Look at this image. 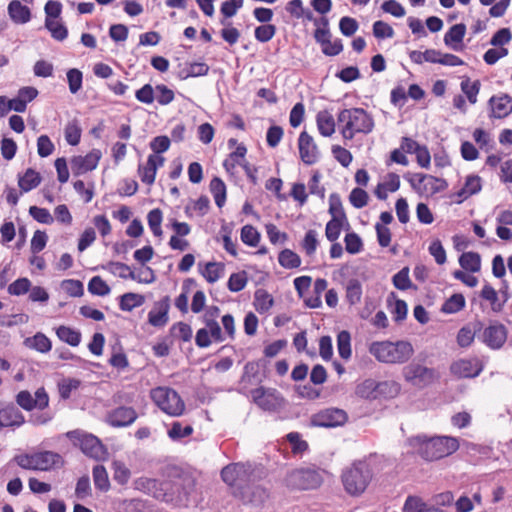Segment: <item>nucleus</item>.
Wrapping results in <instances>:
<instances>
[{"label":"nucleus","instance_id":"nucleus-1","mask_svg":"<svg viewBox=\"0 0 512 512\" xmlns=\"http://www.w3.org/2000/svg\"><path fill=\"white\" fill-rule=\"evenodd\" d=\"M408 445L426 461H434L456 452L459 448L457 438L449 436L427 437L417 435L408 438Z\"/></svg>","mask_w":512,"mask_h":512},{"label":"nucleus","instance_id":"nucleus-2","mask_svg":"<svg viewBox=\"0 0 512 512\" xmlns=\"http://www.w3.org/2000/svg\"><path fill=\"white\" fill-rule=\"evenodd\" d=\"M152 483L153 486L161 485L156 499L175 507H187L195 490V481L188 476Z\"/></svg>","mask_w":512,"mask_h":512},{"label":"nucleus","instance_id":"nucleus-3","mask_svg":"<svg viewBox=\"0 0 512 512\" xmlns=\"http://www.w3.org/2000/svg\"><path fill=\"white\" fill-rule=\"evenodd\" d=\"M374 477V469L366 460H356L342 471L341 482L345 492L352 496L362 495Z\"/></svg>","mask_w":512,"mask_h":512},{"label":"nucleus","instance_id":"nucleus-4","mask_svg":"<svg viewBox=\"0 0 512 512\" xmlns=\"http://www.w3.org/2000/svg\"><path fill=\"white\" fill-rule=\"evenodd\" d=\"M369 353L382 363L403 364L413 356L414 348L405 340L375 341L370 344Z\"/></svg>","mask_w":512,"mask_h":512},{"label":"nucleus","instance_id":"nucleus-5","mask_svg":"<svg viewBox=\"0 0 512 512\" xmlns=\"http://www.w3.org/2000/svg\"><path fill=\"white\" fill-rule=\"evenodd\" d=\"M324 473V469L315 465L293 469L286 474L284 484L290 490H315L323 484Z\"/></svg>","mask_w":512,"mask_h":512},{"label":"nucleus","instance_id":"nucleus-6","mask_svg":"<svg viewBox=\"0 0 512 512\" xmlns=\"http://www.w3.org/2000/svg\"><path fill=\"white\" fill-rule=\"evenodd\" d=\"M150 396L153 402L168 415L180 416L185 409V404L180 395L172 388H154L151 390Z\"/></svg>","mask_w":512,"mask_h":512},{"label":"nucleus","instance_id":"nucleus-7","mask_svg":"<svg viewBox=\"0 0 512 512\" xmlns=\"http://www.w3.org/2000/svg\"><path fill=\"white\" fill-rule=\"evenodd\" d=\"M66 437L74 446H78L85 455L91 458L99 459L106 452L104 445L93 434L76 429L67 432Z\"/></svg>","mask_w":512,"mask_h":512},{"label":"nucleus","instance_id":"nucleus-8","mask_svg":"<svg viewBox=\"0 0 512 512\" xmlns=\"http://www.w3.org/2000/svg\"><path fill=\"white\" fill-rule=\"evenodd\" d=\"M374 128L372 116L363 108H352L350 121L344 125L341 134L344 139L351 140L356 133L368 134Z\"/></svg>","mask_w":512,"mask_h":512},{"label":"nucleus","instance_id":"nucleus-9","mask_svg":"<svg viewBox=\"0 0 512 512\" xmlns=\"http://www.w3.org/2000/svg\"><path fill=\"white\" fill-rule=\"evenodd\" d=\"M402 374L406 382L418 388L427 387L438 378V373L434 368L426 367L415 361L406 365Z\"/></svg>","mask_w":512,"mask_h":512},{"label":"nucleus","instance_id":"nucleus-10","mask_svg":"<svg viewBox=\"0 0 512 512\" xmlns=\"http://www.w3.org/2000/svg\"><path fill=\"white\" fill-rule=\"evenodd\" d=\"M348 421V414L340 408H326L311 416V425L323 428L343 426Z\"/></svg>","mask_w":512,"mask_h":512},{"label":"nucleus","instance_id":"nucleus-11","mask_svg":"<svg viewBox=\"0 0 512 512\" xmlns=\"http://www.w3.org/2000/svg\"><path fill=\"white\" fill-rule=\"evenodd\" d=\"M508 330L506 326L499 321H490L485 327L479 339L490 349L498 350L502 348L507 340Z\"/></svg>","mask_w":512,"mask_h":512},{"label":"nucleus","instance_id":"nucleus-12","mask_svg":"<svg viewBox=\"0 0 512 512\" xmlns=\"http://www.w3.org/2000/svg\"><path fill=\"white\" fill-rule=\"evenodd\" d=\"M484 369V364L478 358L459 359L450 365V373L455 377L475 378L480 375Z\"/></svg>","mask_w":512,"mask_h":512},{"label":"nucleus","instance_id":"nucleus-13","mask_svg":"<svg viewBox=\"0 0 512 512\" xmlns=\"http://www.w3.org/2000/svg\"><path fill=\"white\" fill-rule=\"evenodd\" d=\"M253 402L265 411H275L282 398L276 389L258 387L251 391Z\"/></svg>","mask_w":512,"mask_h":512},{"label":"nucleus","instance_id":"nucleus-14","mask_svg":"<svg viewBox=\"0 0 512 512\" xmlns=\"http://www.w3.org/2000/svg\"><path fill=\"white\" fill-rule=\"evenodd\" d=\"M101 156L102 154L99 149H92L85 156H73L70 161L73 174L75 176H79L94 170L97 167Z\"/></svg>","mask_w":512,"mask_h":512},{"label":"nucleus","instance_id":"nucleus-15","mask_svg":"<svg viewBox=\"0 0 512 512\" xmlns=\"http://www.w3.org/2000/svg\"><path fill=\"white\" fill-rule=\"evenodd\" d=\"M299 155L306 165H313L319 159L318 147L313 137L306 131H302L298 139Z\"/></svg>","mask_w":512,"mask_h":512},{"label":"nucleus","instance_id":"nucleus-16","mask_svg":"<svg viewBox=\"0 0 512 512\" xmlns=\"http://www.w3.org/2000/svg\"><path fill=\"white\" fill-rule=\"evenodd\" d=\"M24 422L23 414L14 403L0 402V429L19 427Z\"/></svg>","mask_w":512,"mask_h":512},{"label":"nucleus","instance_id":"nucleus-17","mask_svg":"<svg viewBox=\"0 0 512 512\" xmlns=\"http://www.w3.org/2000/svg\"><path fill=\"white\" fill-rule=\"evenodd\" d=\"M388 386L389 383L386 381L377 382L374 379H365L356 386L355 394L362 399L373 400L384 394Z\"/></svg>","mask_w":512,"mask_h":512},{"label":"nucleus","instance_id":"nucleus-18","mask_svg":"<svg viewBox=\"0 0 512 512\" xmlns=\"http://www.w3.org/2000/svg\"><path fill=\"white\" fill-rule=\"evenodd\" d=\"M110 265L119 270H128V274L119 273V277L122 279L129 278L131 280L137 281L138 283L145 284L153 283L156 280L155 271L149 266H145L139 274H136L131 270L130 266L125 263L111 262Z\"/></svg>","mask_w":512,"mask_h":512},{"label":"nucleus","instance_id":"nucleus-19","mask_svg":"<svg viewBox=\"0 0 512 512\" xmlns=\"http://www.w3.org/2000/svg\"><path fill=\"white\" fill-rule=\"evenodd\" d=\"M137 419V413L134 408L120 406L108 414V423L112 427H127Z\"/></svg>","mask_w":512,"mask_h":512},{"label":"nucleus","instance_id":"nucleus-20","mask_svg":"<svg viewBox=\"0 0 512 512\" xmlns=\"http://www.w3.org/2000/svg\"><path fill=\"white\" fill-rule=\"evenodd\" d=\"M170 309L169 296L163 297L155 302L154 308L148 313V322L154 327H163L168 323V312Z\"/></svg>","mask_w":512,"mask_h":512},{"label":"nucleus","instance_id":"nucleus-21","mask_svg":"<svg viewBox=\"0 0 512 512\" xmlns=\"http://www.w3.org/2000/svg\"><path fill=\"white\" fill-rule=\"evenodd\" d=\"M488 105L492 111L490 117L502 119L512 112V97L508 94L494 95L489 99Z\"/></svg>","mask_w":512,"mask_h":512},{"label":"nucleus","instance_id":"nucleus-22","mask_svg":"<svg viewBox=\"0 0 512 512\" xmlns=\"http://www.w3.org/2000/svg\"><path fill=\"white\" fill-rule=\"evenodd\" d=\"M416 176L418 177V182L423 183L422 195L433 196L448 187L445 179L423 173H417Z\"/></svg>","mask_w":512,"mask_h":512},{"label":"nucleus","instance_id":"nucleus-23","mask_svg":"<svg viewBox=\"0 0 512 512\" xmlns=\"http://www.w3.org/2000/svg\"><path fill=\"white\" fill-rule=\"evenodd\" d=\"M36 457V470L48 471L53 468L63 466V457L52 451H43L35 453Z\"/></svg>","mask_w":512,"mask_h":512},{"label":"nucleus","instance_id":"nucleus-24","mask_svg":"<svg viewBox=\"0 0 512 512\" xmlns=\"http://www.w3.org/2000/svg\"><path fill=\"white\" fill-rule=\"evenodd\" d=\"M466 34V25L459 23L453 25L444 35V43L454 51H461L463 38Z\"/></svg>","mask_w":512,"mask_h":512},{"label":"nucleus","instance_id":"nucleus-25","mask_svg":"<svg viewBox=\"0 0 512 512\" xmlns=\"http://www.w3.org/2000/svg\"><path fill=\"white\" fill-rule=\"evenodd\" d=\"M220 309L218 306H210L205 313L204 322L209 329L211 337L216 342H222L224 340L220 325L215 320L219 316Z\"/></svg>","mask_w":512,"mask_h":512},{"label":"nucleus","instance_id":"nucleus-26","mask_svg":"<svg viewBox=\"0 0 512 512\" xmlns=\"http://www.w3.org/2000/svg\"><path fill=\"white\" fill-rule=\"evenodd\" d=\"M8 15L16 24H25L31 19V11L28 6L23 5L19 0H12L8 4Z\"/></svg>","mask_w":512,"mask_h":512},{"label":"nucleus","instance_id":"nucleus-27","mask_svg":"<svg viewBox=\"0 0 512 512\" xmlns=\"http://www.w3.org/2000/svg\"><path fill=\"white\" fill-rule=\"evenodd\" d=\"M483 328V324L480 321H476L473 324V328L469 326L462 327L457 334V343L460 347L466 348L469 347L476 336V333L481 331Z\"/></svg>","mask_w":512,"mask_h":512},{"label":"nucleus","instance_id":"nucleus-28","mask_svg":"<svg viewBox=\"0 0 512 512\" xmlns=\"http://www.w3.org/2000/svg\"><path fill=\"white\" fill-rule=\"evenodd\" d=\"M24 345L40 353H47L52 348L50 339L42 332H37L34 336L26 338Z\"/></svg>","mask_w":512,"mask_h":512},{"label":"nucleus","instance_id":"nucleus-29","mask_svg":"<svg viewBox=\"0 0 512 512\" xmlns=\"http://www.w3.org/2000/svg\"><path fill=\"white\" fill-rule=\"evenodd\" d=\"M41 175L33 168H28L23 176H19L18 185L22 192H29L41 183Z\"/></svg>","mask_w":512,"mask_h":512},{"label":"nucleus","instance_id":"nucleus-30","mask_svg":"<svg viewBox=\"0 0 512 512\" xmlns=\"http://www.w3.org/2000/svg\"><path fill=\"white\" fill-rule=\"evenodd\" d=\"M329 213L332 216V219L337 218L338 220H342V222H345L347 228H350L349 221L342 205L341 197L337 193H332L329 196Z\"/></svg>","mask_w":512,"mask_h":512},{"label":"nucleus","instance_id":"nucleus-31","mask_svg":"<svg viewBox=\"0 0 512 512\" xmlns=\"http://www.w3.org/2000/svg\"><path fill=\"white\" fill-rule=\"evenodd\" d=\"M319 133L324 137H329L335 132V121L333 116L327 111H321L316 117Z\"/></svg>","mask_w":512,"mask_h":512},{"label":"nucleus","instance_id":"nucleus-32","mask_svg":"<svg viewBox=\"0 0 512 512\" xmlns=\"http://www.w3.org/2000/svg\"><path fill=\"white\" fill-rule=\"evenodd\" d=\"M209 189L214 197L215 204L217 207L222 208L226 202V185L224 181L219 177H214L209 184Z\"/></svg>","mask_w":512,"mask_h":512},{"label":"nucleus","instance_id":"nucleus-33","mask_svg":"<svg viewBox=\"0 0 512 512\" xmlns=\"http://www.w3.org/2000/svg\"><path fill=\"white\" fill-rule=\"evenodd\" d=\"M145 303V297L141 294L128 292L119 297V308L122 311H132Z\"/></svg>","mask_w":512,"mask_h":512},{"label":"nucleus","instance_id":"nucleus-34","mask_svg":"<svg viewBox=\"0 0 512 512\" xmlns=\"http://www.w3.org/2000/svg\"><path fill=\"white\" fill-rule=\"evenodd\" d=\"M459 264L464 270L475 273L481 269V257L477 252H464L459 257Z\"/></svg>","mask_w":512,"mask_h":512},{"label":"nucleus","instance_id":"nucleus-35","mask_svg":"<svg viewBox=\"0 0 512 512\" xmlns=\"http://www.w3.org/2000/svg\"><path fill=\"white\" fill-rule=\"evenodd\" d=\"M158 169L157 163H154V155H149L146 166L139 165L138 173L141 181L145 184L151 185L155 181L156 172Z\"/></svg>","mask_w":512,"mask_h":512},{"label":"nucleus","instance_id":"nucleus-36","mask_svg":"<svg viewBox=\"0 0 512 512\" xmlns=\"http://www.w3.org/2000/svg\"><path fill=\"white\" fill-rule=\"evenodd\" d=\"M466 304L465 297L461 293L451 295L442 305L441 312L445 314H454L464 309Z\"/></svg>","mask_w":512,"mask_h":512},{"label":"nucleus","instance_id":"nucleus-37","mask_svg":"<svg viewBox=\"0 0 512 512\" xmlns=\"http://www.w3.org/2000/svg\"><path fill=\"white\" fill-rule=\"evenodd\" d=\"M274 303L273 297L265 289H257L254 293V307L259 313L267 312Z\"/></svg>","mask_w":512,"mask_h":512},{"label":"nucleus","instance_id":"nucleus-38","mask_svg":"<svg viewBox=\"0 0 512 512\" xmlns=\"http://www.w3.org/2000/svg\"><path fill=\"white\" fill-rule=\"evenodd\" d=\"M56 334L61 341L69 344L70 346L76 347L80 344L81 333L70 327L61 325L57 328Z\"/></svg>","mask_w":512,"mask_h":512},{"label":"nucleus","instance_id":"nucleus-39","mask_svg":"<svg viewBox=\"0 0 512 512\" xmlns=\"http://www.w3.org/2000/svg\"><path fill=\"white\" fill-rule=\"evenodd\" d=\"M278 261L279 264L286 269H295L301 265L299 255L287 248L279 253Z\"/></svg>","mask_w":512,"mask_h":512},{"label":"nucleus","instance_id":"nucleus-40","mask_svg":"<svg viewBox=\"0 0 512 512\" xmlns=\"http://www.w3.org/2000/svg\"><path fill=\"white\" fill-rule=\"evenodd\" d=\"M92 473L95 488L103 492L108 491L110 488V482L105 467L103 465H96L94 466Z\"/></svg>","mask_w":512,"mask_h":512},{"label":"nucleus","instance_id":"nucleus-41","mask_svg":"<svg viewBox=\"0 0 512 512\" xmlns=\"http://www.w3.org/2000/svg\"><path fill=\"white\" fill-rule=\"evenodd\" d=\"M337 349L339 356L345 360L351 357V335L343 330L337 335Z\"/></svg>","mask_w":512,"mask_h":512},{"label":"nucleus","instance_id":"nucleus-42","mask_svg":"<svg viewBox=\"0 0 512 512\" xmlns=\"http://www.w3.org/2000/svg\"><path fill=\"white\" fill-rule=\"evenodd\" d=\"M461 90L466 95L468 101L471 104H475L477 102V95L480 91L481 83L479 80H475L473 82L470 81V78L466 77L462 80Z\"/></svg>","mask_w":512,"mask_h":512},{"label":"nucleus","instance_id":"nucleus-43","mask_svg":"<svg viewBox=\"0 0 512 512\" xmlns=\"http://www.w3.org/2000/svg\"><path fill=\"white\" fill-rule=\"evenodd\" d=\"M362 296V285L358 279H350L346 287V300L350 305L360 302Z\"/></svg>","mask_w":512,"mask_h":512},{"label":"nucleus","instance_id":"nucleus-44","mask_svg":"<svg viewBox=\"0 0 512 512\" xmlns=\"http://www.w3.org/2000/svg\"><path fill=\"white\" fill-rule=\"evenodd\" d=\"M241 469L242 467L239 465V463L228 464L221 470V479L231 487L237 486V475L239 472H242Z\"/></svg>","mask_w":512,"mask_h":512},{"label":"nucleus","instance_id":"nucleus-45","mask_svg":"<svg viewBox=\"0 0 512 512\" xmlns=\"http://www.w3.org/2000/svg\"><path fill=\"white\" fill-rule=\"evenodd\" d=\"M82 129L77 119L70 121L65 127V139L71 146L79 144L81 139Z\"/></svg>","mask_w":512,"mask_h":512},{"label":"nucleus","instance_id":"nucleus-46","mask_svg":"<svg viewBox=\"0 0 512 512\" xmlns=\"http://www.w3.org/2000/svg\"><path fill=\"white\" fill-rule=\"evenodd\" d=\"M45 27L49 30L51 36L57 41H63L68 36L67 27L63 23L56 22L53 19L46 18Z\"/></svg>","mask_w":512,"mask_h":512},{"label":"nucleus","instance_id":"nucleus-47","mask_svg":"<svg viewBox=\"0 0 512 512\" xmlns=\"http://www.w3.org/2000/svg\"><path fill=\"white\" fill-rule=\"evenodd\" d=\"M240 237L244 244L256 247L260 242L261 235L252 225H245L241 229Z\"/></svg>","mask_w":512,"mask_h":512},{"label":"nucleus","instance_id":"nucleus-48","mask_svg":"<svg viewBox=\"0 0 512 512\" xmlns=\"http://www.w3.org/2000/svg\"><path fill=\"white\" fill-rule=\"evenodd\" d=\"M88 291L92 295L106 296L110 293L111 289L100 276H94L88 283Z\"/></svg>","mask_w":512,"mask_h":512},{"label":"nucleus","instance_id":"nucleus-49","mask_svg":"<svg viewBox=\"0 0 512 512\" xmlns=\"http://www.w3.org/2000/svg\"><path fill=\"white\" fill-rule=\"evenodd\" d=\"M393 285L395 288L405 291L413 287V284L409 278V267H403L398 271L392 278Z\"/></svg>","mask_w":512,"mask_h":512},{"label":"nucleus","instance_id":"nucleus-50","mask_svg":"<svg viewBox=\"0 0 512 512\" xmlns=\"http://www.w3.org/2000/svg\"><path fill=\"white\" fill-rule=\"evenodd\" d=\"M113 468V479L120 485H125L128 483L131 472L126 467V465L121 461H114L112 463Z\"/></svg>","mask_w":512,"mask_h":512},{"label":"nucleus","instance_id":"nucleus-51","mask_svg":"<svg viewBox=\"0 0 512 512\" xmlns=\"http://www.w3.org/2000/svg\"><path fill=\"white\" fill-rule=\"evenodd\" d=\"M66 75L69 91L72 94H76L82 88L83 73L77 68H71L67 71Z\"/></svg>","mask_w":512,"mask_h":512},{"label":"nucleus","instance_id":"nucleus-52","mask_svg":"<svg viewBox=\"0 0 512 512\" xmlns=\"http://www.w3.org/2000/svg\"><path fill=\"white\" fill-rule=\"evenodd\" d=\"M277 28L273 24L266 23L260 26H257L254 31V35L257 41L261 43H266L270 41L274 35L276 34Z\"/></svg>","mask_w":512,"mask_h":512},{"label":"nucleus","instance_id":"nucleus-53","mask_svg":"<svg viewBox=\"0 0 512 512\" xmlns=\"http://www.w3.org/2000/svg\"><path fill=\"white\" fill-rule=\"evenodd\" d=\"M170 335L188 342L192 338V328L189 324L184 322L174 323L170 328Z\"/></svg>","mask_w":512,"mask_h":512},{"label":"nucleus","instance_id":"nucleus-54","mask_svg":"<svg viewBox=\"0 0 512 512\" xmlns=\"http://www.w3.org/2000/svg\"><path fill=\"white\" fill-rule=\"evenodd\" d=\"M193 433V427L191 425L182 426L178 421L171 424V428L168 430V436L174 440H180L184 437L190 436Z\"/></svg>","mask_w":512,"mask_h":512},{"label":"nucleus","instance_id":"nucleus-55","mask_svg":"<svg viewBox=\"0 0 512 512\" xmlns=\"http://www.w3.org/2000/svg\"><path fill=\"white\" fill-rule=\"evenodd\" d=\"M344 242L345 249L349 254H357L363 249L362 239L355 232L347 233L344 238Z\"/></svg>","mask_w":512,"mask_h":512},{"label":"nucleus","instance_id":"nucleus-56","mask_svg":"<svg viewBox=\"0 0 512 512\" xmlns=\"http://www.w3.org/2000/svg\"><path fill=\"white\" fill-rule=\"evenodd\" d=\"M369 195L368 193L359 187L352 189L349 195V201L353 207L361 209L368 204Z\"/></svg>","mask_w":512,"mask_h":512},{"label":"nucleus","instance_id":"nucleus-57","mask_svg":"<svg viewBox=\"0 0 512 512\" xmlns=\"http://www.w3.org/2000/svg\"><path fill=\"white\" fill-rule=\"evenodd\" d=\"M31 289V281L28 278H18L8 286L10 295L20 296L29 292Z\"/></svg>","mask_w":512,"mask_h":512},{"label":"nucleus","instance_id":"nucleus-58","mask_svg":"<svg viewBox=\"0 0 512 512\" xmlns=\"http://www.w3.org/2000/svg\"><path fill=\"white\" fill-rule=\"evenodd\" d=\"M81 381L75 378L64 379L58 384L60 397L64 400L69 399L71 392L80 387Z\"/></svg>","mask_w":512,"mask_h":512},{"label":"nucleus","instance_id":"nucleus-59","mask_svg":"<svg viewBox=\"0 0 512 512\" xmlns=\"http://www.w3.org/2000/svg\"><path fill=\"white\" fill-rule=\"evenodd\" d=\"M61 287L71 297H80L84 293L83 284L79 280H63L61 283Z\"/></svg>","mask_w":512,"mask_h":512},{"label":"nucleus","instance_id":"nucleus-60","mask_svg":"<svg viewBox=\"0 0 512 512\" xmlns=\"http://www.w3.org/2000/svg\"><path fill=\"white\" fill-rule=\"evenodd\" d=\"M247 284V275L245 271L233 273L230 275L227 286L231 292H239L245 288Z\"/></svg>","mask_w":512,"mask_h":512},{"label":"nucleus","instance_id":"nucleus-61","mask_svg":"<svg viewBox=\"0 0 512 512\" xmlns=\"http://www.w3.org/2000/svg\"><path fill=\"white\" fill-rule=\"evenodd\" d=\"M343 224H345V222H342V220H338L337 218L328 221L325 228V235L330 242L337 241L341 234Z\"/></svg>","mask_w":512,"mask_h":512},{"label":"nucleus","instance_id":"nucleus-62","mask_svg":"<svg viewBox=\"0 0 512 512\" xmlns=\"http://www.w3.org/2000/svg\"><path fill=\"white\" fill-rule=\"evenodd\" d=\"M394 29L382 20L375 21L373 24V35L378 39L392 38Z\"/></svg>","mask_w":512,"mask_h":512},{"label":"nucleus","instance_id":"nucleus-63","mask_svg":"<svg viewBox=\"0 0 512 512\" xmlns=\"http://www.w3.org/2000/svg\"><path fill=\"white\" fill-rule=\"evenodd\" d=\"M358 28V22L352 17L344 16L339 21V29L341 33L346 37L354 35Z\"/></svg>","mask_w":512,"mask_h":512},{"label":"nucleus","instance_id":"nucleus-64","mask_svg":"<svg viewBox=\"0 0 512 512\" xmlns=\"http://www.w3.org/2000/svg\"><path fill=\"white\" fill-rule=\"evenodd\" d=\"M426 504L418 496H408L403 506V512H425Z\"/></svg>","mask_w":512,"mask_h":512}]
</instances>
